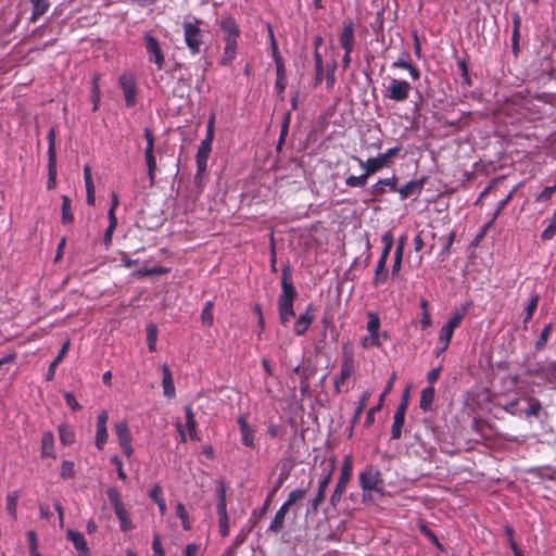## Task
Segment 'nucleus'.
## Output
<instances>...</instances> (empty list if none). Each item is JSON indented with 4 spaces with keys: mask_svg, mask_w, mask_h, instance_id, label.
<instances>
[{
    "mask_svg": "<svg viewBox=\"0 0 556 556\" xmlns=\"http://www.w3.org/2000/svg\"><path fill=\"white\" fill-rule=\"evenodd\" d=\"M298 298V291L292 281L290 265L281 270V293L278 296V314L281 325L287 326L294 317L293 304Z\"/></svg>",
    "mask_w": 556,
    "mask_h": 556,
    "instance_id": "obj_1",
    "label": "nucleus"
},
{
    "mask_svg": "<svg viewBox=\"0 0 556 556\" xmlns=\"http://www.w3.org/2000/svg\"><path fill=\"white\" fill-rule=\"evenodd\" d=\"M358 484L363 491L364 497L371 492L383 495L384 494V480L381 470L374 465H367L358 472Z\"/></svg>",
    "mask_w": 556,
    "mask_h": 556,
    "instance_id": "obj_2",
    "label": "nucleus"
},
{
    "mask_svg": "<svg viewBox=\"0 0 556 556\" xmlns=\"http://www.w3.org/2000/svg\"><path fill=\"white\" fill-rule=\"evenodd\" d=\"M202 20L198 17L187 18L182 22L184 40L192 55L201 52V47L204 43V34L200 28Z\"/></svg>",
    "mask_w": 556,
    "mask_h": 556,
    "instance_id": "obj_3",
    "label": "nucleus"
},
{
    "mask_svg": "<svg viewBox=\"0 0 556 556\" xmlns=\"http://www.w3.org/2000/svg\"><path fill=\"white\" fill-rule=\"evenodd\" d=\"M352 472H353V457L352 455H346L343 458L342 466H341V472L339 480L336 484V488L330 496V504L332 507H337L340 503L342 495L344 494L346 486L349 482L352 479Z\"/></svg>",
    "mask_w": 556,
    "mask_h": 556,
    "instance_id": "obj_4",
    "label": "nucleus"
},
{
    "mask_svg": "<svg viewBox=\"0 0 556 556\" xmlns=\"http://www.w3.org/2000/svg\"><path fill=\"white\" fill-rule=\"evenodd\" d=\"M401 150L402 146H395L391 149H388L386 152L380 153L376 157H369L367 161H363L358 156H353V159L358 162L361 167H367L368 174L374 175L383 167L389 166L392 159L397 156Z\"/></svg>",
    "mask_w": 556,
    "mask_h": 556,
    "instance_id": "obj_5",
    "label": "nucleus"
},
{
    "mask_svg": "<svg viewBox=\"0 0 556 556\" xmlns=\"http://www.w3.org/2000/svg\"><path fill=\"white\" fill-rule=\"evenodd\" d=\"M355 371V361L353 348L349 344H344L342 348V361L340 374L334 377L333 384L336 393L342 391V386Z\"/></svg>",
    "mask_w": 556,
    "mask_h": 556,
    "instance_id": "obj_6",
    "label": "nucleus"
},
{
    "mask_svg": "<svg viewBox=\"0 0 556 556\" xmlns=\"http://www.w3.org/2000/svg\"><path fill=\"white\" fill-rule=\"evenodd\" d=\"M56 127L52 126L48 134H47V140H48V181H47V188L48 190H52L56 187V149H55V139H56Z\"/></svg>",
    "mask_w": 556,
    "mask_h": 556,
    "instance_id": "obj_7",
    "label": "nucleus"
},
{
    "mask_svg": "<svg viewBox=\"0 0 556 556\" xmlns=\"http://www.w3.org/2000/svg\"><path fill=\"white\" fill-rule=\"evenodd\" d=\"M143 39L148 61L153 63L157 71H162L165 66V54L159 39L149 31L144 33Z\"/></svg>",
    "mask_w": 556,
    "mask_h": 556,
    "instance_id": "obj_8",
    "label": "nucleus"
},
{
    "mask_svg": "<svg viewBox=\"0 0 556 556\" xmlns=\"http://www.w3.org/2000/svg\"><path fill=\"white\" fill-rule=\"evenodd\" d=\"M143 136L147 140V146L144 149V161L147 164V174L150 180V185L153 186L156 177V160L154 155V142L155 138L150 128H144Z\"/></svg>",
    "mask_w": 556,
    "mask_h": 556,
    "instance_id": "obj_9",
    "label": "nucleus"
},
{
    "mask_svg": "<svg viewBox=\"0 0 556 556\" xmlns=\"http://www.w3.org/2000/svg\"><path fill=\"white\" fill-rule=\"evenodd\" d=\"M412 85L404 79L391 78L386 90V98L395 102H403L408 99Z\"/></svg>",
    "mask_w": 556,
    "mask_h": 556,
    "instance_id": "obj_10",
    "label": "nucleus"
},
{
    "mask_svg": "<svg viewBox=\"0 0 556 556\" xmlns=\"http://www.w3.org/2000/svg\"><path fill=\"white\" fill-rule=\"evenodd\" d=\"M339 45L342 50H354L356 46L355 23L352 18L342 21V28L339 34Z\"/></svg>",
    "mask_w": 556,
    "mask_h": 556,
    "instance_id": "obj_11",
    "label": "nucleus"
},
{
    "mask_svg": "<svg viewBox=\"0 0 556 556\" xmlns=\"http://www.w3.org/2000/svg\"><path fill=\"white\" fill-rule=\"evenodd\" d=\"M119 86L124 93L127 108H132L137 103V84L132 75L123 74L119 76Z\"/></svg>",
    "mask_w": 556,
    "mask_h": 556,
    "instance_id": "obj_12",
    "label": "nucleus"
},
{
    "mask_svg": "<svg viewBox=\"0 0 556 556\" xmlns=\"http://www.w3.org/2000/svg\"><path fill=\"white\" fill-rule=\"evenodd\" d=\"M108 419L109 414L106 410H102L97 417L94 445L99 451H102L108 442Z\"/></svg>",
    "mask_w": 556,
    "mask_h": 556,
    "instance_id": "obj_13",
    "label": "nucleus"
},
{
    "mask_svg": "<svg viewBox=\"0 0 556 556\" xmlns=\"http://www.w3.org/2000/svg\"><path fill=\"white\" fill-rule=\"evenodd\" d=\"M397 182L399 178L395 175L389 178L379 179L368 189V193L372 195L374 199H379L387 192V188L390 191L395 192L397 190Z\"/></svg>",
    "mask_w": 556,
    "mask_h": 556,
    "instance_id": "obj_14",
    "label": "nucleus"
},
{
    "mask_svg": "<svg viewBox=\"0 0 556 556\" xmlns=\"http://www.w3.org/2000/svg\"><path fill=\"white\" fill-rule=\"evenodd\" d=\"M427 181V177H421L419 179H413L405 184L403 187L397 188L395 192L400 194L401 200H406L412 197H419L424 190L425 184Z\"/></svg>",
    "mask_w": 556,
    "mask_h": 556,
    "instance_id": "obj_15",
    "label": "nucleus"
},
{
    "mask_svg": "<svg viewBox=\"0 0 556 556\" xmlns=\"http://www.w3.org/2000/svg\"><path fill=\"white\" fill-rule=\"evenodd\" d=\"M219 28L223 33V39L240 38V27L231 14L223 16L218 22Z\"/></svg>",
    "mask_w": 556,
    "mask_h": 556,
    "instance_id": "obj_16",
    "label": "nucleus"
},
{
    "mask_svg": "<svg viewBox=\"0 0 556 556\" xmlns=\"http://www.w3.org/2000/svg\"><path fill=\"white\" fill-rule=\"evenodd\" d=\"M238 40L239 38L223 39L224 49L222 58L218 61L220 66H228L236 60L239 48Z\"/></svg>",
    "mask_w": 556,
    "mask_h": 556,
    "instance_id": "obj_17",
    "label": "nucleus"
},
{
    "mask_svg": "<svg viewBox=\"0 0 556 556\" xmlns=\"http://www.w3.org/2000/svg\"><path fill=\"white\" fill-rule=\"evenodd\" d=\"M314 311L315 307L313 304H308L304 313H302L295 324H294V333L296 336H304L308 330L309 326L314 321Z\"/></svg>",
    "mask_w": 556,
    "mask_h": 556,
    "instance_id": "obj_18",
    "label": "nucleus"
},
{
    "mask_svg": "<svg viewBox=\"0 0 556 556\" xmlns=\"http://www.w3.org/2000/svg\"><path fill=\"white\" fill-rule=\"evenodd\" d=\"M67 540L74 545L77 551V556H89L90 551L87 544V541L83 533L74 530H68L66 532Z\"/></svg>",
    "mask_w": 556,
    "mask_h": 556,
    "instance_id": "obj_19",
    "label": "nucleus"
},
{
    "mask_svg": "<svg viewBox=\"0 0 556 556\" xmlns=\"http://www.w3.org/2000/svg\"><path fill=\"white\" fill-rule=\"evenodd\" d=\"M212 151V147H208L206 143H200L198 149L195 161H197V175L195 180L200 179L207 167L208 155Z\"/></svg>",
    "mask_w": 556,
    "mask_h": 556,
    "instance_id": "obj_20",
    "label": "nucleus"
},
{
    "mask_svg": "<svg viewBox=\"0 0 556 556\" xmlns=\"http://www.w3.org/2000/svg\"><path fill=\"white\" fill-rule=\"evenodd\" d=\"M407 236L402 235L397 240V245L394 252V260L391 268L392 278H397L402 268V261L404 255V249L406 245Z\"/></svg>",
    "mask_w": 556,
    "mask_h": 556,
    "instance_id": "obj_21",
    "label": "nucleus"
},
{
    "mask_svg": "<svg viewBox=\"0 0 556 556\" xmlns=\"http://www.w3.org/2000/svg\"><path fill=\"white\" fill-rule=\"evenodd\" d=\"M394 377H392L389 382L387 383L383 392L381 393L378 404L372 406L366 414L364 426L366 428H369L375 422V415L376 413L380 412V409L383 406L384 397L386 395L392 390L393 387Z\"/></svg>",
    "mask_w": 556,
    "mask_h": 556,
    "instance_id": "obj_22",
    "label": "nucleus"
},
{
    "mask_svg": "<svg viewBox=\"0 0 556 556\" xmlns=\"http://www.w3.org/2000/svg\"><path fill=\"white\" fill-rule=\"evenodd\" d=\"M332 479V470L328 475H326L318 484L316 496L309 502L311 509L316 513L318 510L319 505L324 502L326 491L329 486V483Z\"/></svg>",
    "mask_w": 556,
    "mask_h": 556,
    "instance_id": "obj_23",
    "label": "nucleus"
},
{
    "mask_svg": "<svg viewBox=\"0 0 556 556\" xmlns=\"http://www.w3.org/2000/svg\"><path fill=\"white\" fill-rule=\"evenodd\" d=\"M237 421L241 433L242 444L248 447H254V430L248 424L247 417L244 415H240Z\"/></svg>",
    "mask_w": 556,
    "mask_h": 556,
    "instance_id": "obj_24",
    "label": "nucleus"
},
{
    "mask_svg": "<svg viewBox=\"0 0 556 556\" xmlns=\"http://www.w3.org/2000/svg\"><path fill=\"white\" fill-rule=\"evenodd\" d=\"M162 387L163 394L167 399H173L176 395L174 379L169 367L166 364L162 365Z\"/></svg>",
    "mask_w": 556,
    "mask_h": 556,
    "instance_id": "obj_25",
    "label": "nucleus"
},
{
    "mask_svg": "<svg viewBox=\"0 0 556 556\" xmlns=\"http://www.w3.org/2000/svg\"><path fill=\"white\" fill-rule=\"evenodd\" d=\"M530 375L541 377L549 383H556V362L542 365L538 369L530 371Z\"/></svg>",
    "mask_w": 556,
    "mask_h": 556,
    "instance_id": "obj_26",
    "label": "nucleus"
},
{
    "mask_svg": "<svg viewBox=\"0 0 556 556\" xmlns=\"http://www.w3.org/2000/svg\"><path fill=\"white\" fill-rule=\"evenodd\" d=\"M289 509H290V507H288L285 504H282L280 506V508L277 510L274 519L271 520V522L268 527V531L276 533V534L282 531V529L285 527V518H286V515L288 514Z\"/></svg>",
    "mask_w": 556,
    "mask_h": 556,
    "instance_id": "obj_27",
    "label": "nucleus"
},
{
    "mask_svg": "<svg viewBox=\"0 0 556 556\" xmlns=\"http://www.w3.org/2000/svg\"><path fill=\"white\" fill-rule=\"evenodd\" d=\"M41 457H51L55 458L54 452V435L51 431H46L41 437Z\"/></svg>",
    "mask_w": 556,
    "mask_h": 556,
    "instance_id": "obj_28",
    "label": "nucleus"
},
{
    "mask_svg": "<svg viewBox=\"0 0 556 556\" xmlns=\"http://www.w3.org/2000/svg\"><path fill=\"white\" fill-rule=\"evenodd\" d=\"M387 262H388V260H383V258L379 257L376 268H375V275L372 278L374 287H379L388 280L389 270L387 268Z\"/></svg>",
    "mask_w": 556,
    "mask_h": 556,
    "instance_id": "obj_29",
    "label": "nucleus"
},
{
    "mask_svg": "<svg viewBox=\"0 0 556 556\" xmlns=\"http://www.w3.org/2000/svg\"><path fill=\"white\" fill-rule=\"evenodd\" d=\"M68 349H70V341H65L63 343L62 348L60 349L58 355L55 356V358L49 365V368H48V371L46 375V379L48 381L53 380L54 375H55V369L63 362L64 357L66 356V354L68 352Z\"/></svg>",
    "mask_w": 556,
    "mask_h": 556,
    "instance_id": "obj_30",
    "label": "nucleus"
},
{
    "mask_svg": "<svg viewBox=\"0 0 556 556\" xmlns=\"http://www.w3.org/2000/svg\"><path fill=\"white\" fill-rule=\"evenodd\" d=\"M185 415H186V428L189 432V438L193 441H199V434L197 431V421L194 417V413L190 405L185 406Z\"/></svg>",
    "mask_w": 556,
    "mask_h": 556,
    "instance_id": "obj_31",
    "label": "nucleus"
},
{
    "mask_svg": "<svg viewBox=\"0 0 556 556\" xmlns=\"http://www.w3.org/2000/svg\"><path fill=\"white\" fill-rule=\"evenodd\" d=\"M21 497L20 491H11L5 497V509L13 520L17 519V504Z\"/></svg>",
    "mask_w": 556,
    "mask_h": 556,
    "instance_id": "obj_32",
    "label": "nucleus"
},
{
    "mask_svg": "<svg viewBox=\"0 0 556 556\" xmlns=\"http://www.w3.org/2000/svg\"><path fill=\"white\" fill-rule=\"evenodd\" d=\"M61 199V223L63 225H70L74 222V215L72 212V201L68 195H62Z\"/></svg>",
    "mask_w": 556,
    "mask_h": 556,
    "instance_id": "obj_33",
    "label": "nucleus"
},
{
    "mask_svg": "<svg viewBox=\"0 0 556 556\" xmlns=\"http://www.w3.org/2000/svg\"><path fill=\"white\" fill-rule=\"evenodd\" d=\"M434 394L435 390L432 386H428L421 391L419 406L424 412L431 409Z\"/></svg>",
    "mask_w": 556,
    "mask_h": 556,
    "instance_id": "obj_34",
    "label": "nucleus"
},
{
    "mask_svg": "<svg viewBox=\"0 0 556 556\" xmlns=\"http://www.w3.org/2000/svg\"><path fill=\"white\" fill-rule=\"evenodd\" d=\"M287 87V76L285 71L283 62H278V66H276V83L275 89L278 94H282Z\"/></svg>",
    "mask_w": 556,
    "mask_h": 556,
    "instance_id": "obj_35",
    "label": "nucleus"
},
{
    "mask_svg": "<svg viewBox=\"0 0 556 556\" xmlns=\"http://www.w3.org/2000/svg\"><path fill=\"white\" fill-rule=\"evenodd\" d=\"M114 513L119 521V527L123 532H128L135 528L129 513L125 507L114 510Z\"/></svg>",
    "mask_w": 556,
    "mask_h": 556,
    "instance_id": "obj_36",
    "label": "nucleus"
},
{
    "mask_svg": "<svg viewBox=\"0 0 556 556\" xmlns=\"http://www.w3.org/2000/svg\"><path fill=\"white\" fill-rule=\"evenodd\" d=\"M100 74L94 73L92 75V86H91V96L90 100L93 104L92 111L96 112L99 109V103L101 99V91H100Z\"/></svg>",
    "mask_w": 556,
    "mask_h": 556,
    "instance_id": "obj_37",
    "label": "nucleus"
},
{
    "mask_svg": "<svg viewBox=\"0 0 556 556\" xmlns=\"http://www.w3.org/2000/svg\"><path fill=\"white\" fill-rule=\"evenodd\" d=\"M30 2L33 5L30 21L36 22L49 10L50 2L48 0H30Z\"/></svg>",
    "mask_w": 556,
    "mask_h": 556,
    "instance_id": "obj_38",
    "label": "nucleus"
},
{
    "mask_svg": "<svg viewBox=\"0 0 556 556\" xmlns=\"http://www.w3.org/2000/svg\"><path fill=\"white\" fill-rule=\"evenodd\" d=\"M513 35H511V49L513 53L517 56L519 53V38H520V25L521 18L518 14H515L513 18Z\"/></svg>",
    "mask_w": 556,
    "mask_h": 556,
    "instance_id": "obj_39",
    "label": "nucleus"
},
{
    "mask_svg": "<svg viewBox=\"0 0 556 556\" xmlns=\"http://www.w3.org/2000/svg\"><path fill=\"white\" fill-rule=\"evenodd\" d=\"M539 301H540V294L536 292H533L531 294V298H530L526 308H525V318H523L525 327L532 319V317L538 308Z\"/></svg>",
    "mask_w": 556,
    "mask_h": 556,
    "instance_id": "obj_40",
    "label": "nucleus"
},
{
    "mask_svg": "<svg viewBox=\"0 0 556 556\" xmlns=\"http://www.w3.org/2000/svg\"><path fill=\"white\" fill-rule=\"evenodd\" d=\"M58 431L63 445H72L75 442V432L68 425H60Z\"/></svg>",
    "mask_w": 556,
    "mask_h": 556,
    "instance_id": "obj_41",
    "label": "nucleus"
},
{
    "mask_svg": "<svg viewBox=\"0 0 556 556\" xmlns=\"http://www.w3.org/2000/svg\"><path fill=\"white\" fill-rule=\"evenodd\" d=\"M365 172L359 176L351 175L345 179V185L352 188H363L367 184L371 174H368L367 167H363Z\"/></svg>",
    "mask_w": 556,
    "mask_h": 556,
    "instance_id": "obj_42",
    "label": "nucleus"
},
{
    "mask_svg": "<svg viewBox=\"0 0 556 556\" xmlns=\"http://www.w3.org/2000/svg\"><path fill=\"white\" fill-rule=\"evenodd\" d=\"M404 424H405V415H401L400 413H394L393 425L391 428V439L392 440H399L401 438Z\"/></svg>",
    "mask_w": 556,
    "mask_h": 556,
    "instance_id": "obj_43",
    "label": "nucleus"
},
{
    "mask_svg": "<svg viewBox=\"0 0 556 556\" xmlns=\"http://www.w3.org/2000/svg\"><path fill=\"white\" fill-rule=\"evenodd\" d=\"M536 477L548 480V481H555L556 480V467L552 466H541L536 467L531 470Z\"/></svg>",
    "mask_w": 556,
    "mask_h": 556,
    "instance_id": "obj_44",
    "label": "nucleus"
},
{
    "mask_svg": "<svg viewBox=\"0 0 556 556\" xmlns=\"http://www.w3.org/2000/svg\"><path fill=\"white\" fill-rule=\"evenodd\" d=\"M381 241L383 243V249L380 257L383 260H388L394 244V237L392 231L388 230L387 232H384L381 237Z\"/></svg>",
    "mask_w": 556,
    "mask_h": 556,
    "instance_id": "obj_45",
    "label": "nucleus"
},
{
    "mask_svg": "<svg viewBox=\"0 0 556 556\" xmlns=\"http://www.w3.org/2000/svg\"><path fill=\"white\" fill-rule=\"evenodd\" d=\"M176 515L181 521V527L185 531L191 530V521L189 519V514L182 503H177L176 505Z\"/></svg>",
    "mask_w": 556,
    "mask_h": 556,
    "instance_id": "obj_46",
    "label": "nucleus"
},
{
    "mask_svg": "<svg viewBox=\"0 0 556 556\" xmlns=\"http://www.w3.org/2000/svg\"><path fill=\"white\" fill-rule=\"evenodd\" d=\"M290 121H291V114H290V112H287L283 115V121H282L281 128H280L279 139H278V142H277V150L278 151H281V148H282V146L285 143V140H286L287 136H288Z\"/></svg>",
    "mask_w": 556,
    "mask_h": 556,
    "instance_id": "obj_47",
    "label": "nucleus"
},
{
    "mask_svg": "<svg viewBox=\"0 0 556 556\" xmlns=\"http://www.w3.org/2000/svg\"><path fill=\"white\" fill-rule=\"evenodd\" d=\"M157 341V327L155 324H149L147 326V343L150 352L156 351Z\"/></svg>",
    "mask_w": 556,
    "mask_h": 556,
    "instance_id": "obj_48",
    "label": "nucleus"
},
{
    "mask_svg": "<svg viewBox=\"0 0 556 556\" xmlns=\"http://www.w3.org/2000/svg\"><path fill=\"white\" fill-rule=\"evenodd\" d=\"M418 529L420 533H422L426 538H428L435 547L443 551V545L439 541L435 533L426 525V522L421 521L418 523Z\"/></svg>",
    "mask_w": 556,
    "mask_h": 556,
    "instance_id": "obj_49",
    "label": "nucleus"
},
{
    "mask_svg": "<svg viewBox=\"0 0 556 556\" xmlns=\"http://www.w3.org/2000/svg\"><path fill=\"white\" fill-rule=\"evenodd\" d=\"M504 532L506 534L509 547L511 548L514 555L515 556H523L521 549L519 548V546L515 542V539H514L515 530H514V528L510 525H505L504 526Z\"/></svg>",
    "mask_w": 556,
    "mask_h": 556,
    "instance_id": "obj_50",
    "label": "nucleus"
},
{
    "mask_svg": "<svg viewBox=\"0 0 556 556\" xmlns=\"http://www.w3.org/2000/svg\"><path fill=\"white\" fill-rule=\"evenodd\" d=\"M454 333V329L446 327L445 325L442 326L440 333H439V342L442 344L441 352H445L451 343L452 337Z\"/></svg>",
    "mask_w": 556,
    "mask_h": 556,
    "instance_id": "obj_51",
    "label": "nucleus"
},
{
    "mask_svg": "<svg viewBox=\"0 0 556 556\" xmlns=\"http://www.w3.org/2000/svg\"><path fill=\"white\" fill-rule=\"evenodd\" d=\"M553 325L549 323L545 325V327L542 329L539 339L536 340L534 346L536 351H541L545 348L547 344L551 333H552Z\"/></svg>",
    "mask_w": 556,
    "mask_h": 556,
    "instance_id": "obj_52",
    "label": "nucleus"
},
{
    "mask_svg": "<svg viewBox=\"0 0 556 556\" xmlns=\"http://www.w3.org/2000/svg\"><path fill=\"white\" fill-rule=\"evenodd\" d=\"M213 301H207L201 312V321L204 326L211 327L213 325Z\"/></svg>",
    "mask_w": 556,
    "mask_h": 556,
    "instance_id": "obj_53",
    "label": "nucleus"
},
{
    "mask_svg": "<svg viewBox=\"0 0 556 556\" xmlns=\"http://www.w3.org/2000/svg\"><path fill=\"white\" fill-rule=\"evenodd\" d=\"M556 235V211L553 216L548 219L547 227L542 231L541 239L543 241H549Z\"/></svg>",
    "mask_w": 556,
    "mask_h": 556,
    "instance_id": "obj_54",
    "label": "nucleus"
},
{
    "mask_svg": "<svg viewBox=\"0 0 556 556\" xmlns=\"http://www.w3.org/2000/svg\"><path fill=\"white\" fill-rule=\"evenodd\" d=\"M106 495H108V498H109L114 510L125 507V505L122 501V497H121V493L117 491V489H115V488L108 489Z\"/></svg>",
    "mask_w": 556,
    "mask_h": 556,
    "instance_id": "obj_55",
    "label": "nucleus"
},
{
    "mask_svg": "<svg viewBox=\"0 0 556 556\" xmlns=\"http://www.w3.org/2000/svg\"><path fill=\"white\" fill-rule=\"evenodd\" d=\"M306 493H307V488L294 489L289 493L288 498L286 500V502L283 504L287 505L288 507H291L296 502L302 501L306 496Z\"/></svg>",
    "mask_w": 556,
    "mask_h": 556,
    "instance_id": "obj_56",
    "label": "nucleus"
},
{
    "mask_svg": "<svg viewBox=\"0 0 556 556\" xmlns=\"http://www.w3.org/2000/svg\"><path fill=\"white\" fill-rule=\"evenodd\" d=\"M369 397H370V393L368 391L364 392L361 395L359 404H358L357 408L355 409L353 418H352V425L353 426H355L358 422V420H359V418L362 416V413H363V410H364V408H365Z\"/></svg>",
    "mask_w": 556,
    "mask_h": 556,
    "instance_id": "obj_57",
    "label": "nucleus"
},
{
    "mask_svg": "<svg viewBox=\"0 0 556 556\" xmlns=\"http://www.w3.org/2000/svg\"><path fill=\"white\" fill-rule=\"evenodd\" d=\"M168 271L167 268H164L162 266H154L151 268H141L137 270L134 275L138 277H148V276H155V275H164Z\"/></svg>",
    "mask_w": 556,
    "mask_h": 556,
    "instance_id": "obj_58",
    "label": "nucleus"
},
{
    "mask_svg": "<svg viewBox=\"0 0 556 556\" xmlns=\"http://www.w3.org/2000/svg\"><path fill=\"white\" fill-rule=\"evenodd\" d=\"M367 317V330L370 334H375L380 329V318L378 314L374 312H368Z\"/></svg>",
    "mask_w": 556,
    "mask_h": 556,
    "instance_id": "obj_59",
    "label": "nucleus"
},
{
    "mask_svg": "<svg viewBox=\"0 0 556 556\" xmlns=\"http://www.w3.org/2000/svg\"><path fill=\"white\" fill-rule=\"evenodd\" d=\"M60 476L62 479H72L75 476V464L72 460H63L61 465Z\"/></svg>",
    "mask_w": 556,
    "mask_h": 556,
    "instance_id": "obj_60",
    "label": "nucleus"
},
{
    "mask_svg": "<svg viewBox=\"0 0 556 556\" xmlns=\"http://www.w3.org/2000/svg\"><path fill=\"white\" fill-rule=\"evenodd\" d=\"M114 431L118 441L131 437V432L126 420L117 422L115 425Z\"/></svg>",
    "mask_w": 556,
    "mask_h": 556,
    "instance_id": "obj_61",
    "label": "nucleus"
},
{
    "mask_svg": "<svg viewBox=\"0 0 556 556\" xmlns=\"http://www.w3.org/2000/svg\"><path fill=\"white\" fill-rule=\"evenodd\" d=\"M517 190V187L513 188V190L497 203V206L494 211L493 217L491 222H494L503 212V210L506 207V205L511 201L513 195L515 194Z\"/></svg>",
    "mask_w": 556,
    "mask_h": 556,
    "instance_id": "obj_62",
    "label": "nucleus"
},
{
    "mask_svg": "<svg viewBox=\"0 0 556 556\" xmlns=\"http://www.w3.org/2000/svg\"><path fill=\"white\" fill-rule=\"evenodd\" d=\"M542 409L541 402L538 399H529V407L525 410L527 417L538 416Z\"/></svg>",
    "mask_w": 556,
    "mask_h": 556,
    "instance_id": "obj_63",
    "label": "nucleus"
},
{
    "mask_svg": "<svg viewBox=\"0 0 556 556\" xmlns=\"http://www.w3.org/2000/svg\"><path fill=\"white\" fill-rule=\"evenodd\" d=\"M152 549H153V556H166L165 551L162 546L161 535L159 533L153 534Z\"/></svg>",
    "mask_w": 556,
    "mask_h": 556,
    "instance_id": "obj_64",
    "label": "nucleus"
}]
</instances>
